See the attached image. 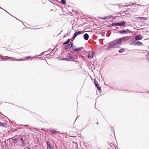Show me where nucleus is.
<instances>
[{"label": "nucleus", "mask_w": 149, "mask_h": 149, "mask_svg": "<svg viewBox=\"0 0 149 149\" xmlns=\"http://www.w3.org/2000/svg\"><path fill=\"white\" fill-rule=\"evenodd\" d=\"M74 56H75L74 55H68V57L70 59H72L73 58H74Z\"/></svg>", "instance_id": "nucleus-17"}, {"label": "nucleus", "mask_w": 149, "mask_h": 149, "mask_svg": "<svg viewBox=\"0 0 149 149\" xmlns=\"http://www.w3.org/2000/svg\"><path fill=\"white\" fill-rule=\"evenodd\" d=\"M19 138H14L13 140V142L15 143H16L18 142L19 141V140L18 139H19Z\"/></svg>", "instance_id": "nucleus-15"}, {"label": "nucleus", "mask_w": 149, "mask_h": 149, "mask_svg": "<svg viewBox=\"0 0 149 149\" xmlns=\"http://www.w3.org/2000/svg\"><path fill=\"white\" fill-rule=\"evenodd\" d=\"M26 60V59H22V61H23V60Z\"/></svg>", "instance_id": "nucleus-33"}, {"label": "nucleus", "mask_w": 149, "mask_h": 149, "mask_svg": "<svg viewBox=\"0 0 149 149\" xmlns=\"http://www.w3.org/2000/svg\"><path fill=\"white\" fill-rule=\"evenodd\" d=\"M124 38H125V41H126L127 40H129L130 38V36H127V37H124Z\"/></svg>", "instance_id": "nucleus-26"}, {"label": "nucleus", "mask_w": 149, "mask_h": 149, "mask_svg": "<svg viewBox=\"0 0 149 149\" xmlns=\"http://www.w3.org/2000/svg\"><path fill=\"white\" fill-rule=\"evenodd\" d=\"M117 26H123L125 24V22L123 21H122L120 22H117Z\"/></svg>", "instance_id": "nucleus-10"}, {"label": "nucleus", "mask_w": 149, "mask_h": 149, "mask_svg": "<svg viewBox=\"0 0 149 149\" xmlns=\"http://www.w3.org/2000/svg\"><path fill=\"white\" fill-rule=\"evenodd\" d=\"M132 4H131V9H132L134 10H136L138 6H140V5H138L136 3H131Z\"/></svg>", "instance_id": "nucleus-3"}, {"label": "nucleus", "mask_w": 149, "mask_h": 149, "mask_svg": "<svg viewBox=\"0 0 149 149\" xmlns=\"http://www.w3.org/2000/svg\"><path fill=\"white\" fill-rule=\"evenodd\" d=\"M138 18L142 22L146 21L147 19V18L145 17H138Z\"/></svg>", "instance_id": "nucleus-12"}, {"label": "nucleus", "mask_w": 149, "mask_h": 149, "mask_svg": "<svg viewBox=\"0 0 149 149\" xmlns=\"http://www.w3.org/2000/svg\"><path fill=\"white\" fill-rule=\"evenodd\" d=\"M94 84H95V86H96V85H97L98 84V83L97 82V81H96V80H95V79H94Z\"/></svg>", "instance_id": "nucleus-28"}, {"label": "nucleus", "mask_w": 149, "mask_h": 149, "mask_svg": "<svg viewBox=\"0 0 149 149\" xmlns=\"http://www.w3.org/2000/svg\"><path fill=\"white\" fill-rule=\"evenodd\" d=\"M20 139L21 140V141L22 142V144H23L24 143V140L23 139V138H20Z\"/></svg>", "instance_id": "nucleus-29"}, {"label": "nucleus", "mask_w": 149, "mask_h": 149, "mask_svg": "<svg viewBox=\"0 0 149 149\" xmlns=\"http://www.w3.org/2000/svg\"><path fill=\"white\" fill-rule=\"evenodd\" d=\"M6 57L8 59H11L12 60H16L15 59H14V58H11V57H8V56H6Z\"/></svg>", "instance_id": "nucleus-24"}, {"label": "nucleus", "mask_w": 149, "mask_h": 149, "mask_svg": "<svg viewBox=\"0 0 149 149\" xmlns=\"http://www.w3.org/2000/svg\"><path fill=\"white\" fill-rule=\"evenodd\" d=\"M97 124H98V123H97Z\"/></svg>", "instance_id": "nucleus-36"}, {"label": "nucleus", "mask_w": 149, "mask_h": 149, "mask_svg": "<svg viewBox=\"0 0 149 149\" xmlns=\"http://www.w3.org/2000/svg\"><path fill=\"white\" fill-rule=\"evenodd\" d=\"M17 61H19V60H17Z\"/></svg>", "instance_id": "nucleus-37"}, {"label": "nucleus", "mask_w": 149, "mask_h": 149, "mask_svg": "<svg viewBox=\"0 0 149 149\" xmlns=\"http://www.w3.org/2000/svg\"><path fill=\"white\" fill-rule=\"evenodd\" d=\"M72 47V50L75 51H79L83 48V47H81L78 48H76L74 46H73Z\"/></svg>", "instance_id": "nucleus-7"}, {"label": "nucleus", "mask_w": 149, "mask_h": 149, "mask_svg": "<svg viewBox=\"0 0 149 149\" xmlns=\"http://www.w3.org/2000/svg\"><path fill=\"white\" fill-rule=\"evenodd\" d=\"M73 44H70L68 45H66L65 47V49H70L71 47H72Z\"/></svg>", "instance_id": "nucleus-9"}, {"label": "nucleus", "mask_w": 149, "mask_h": 149, "mask_svg": "<svg viewBox=\"0 0 149 149\" xmlns=\"http://www.w3.org/2000/svg\"><path fill=\"white\" fill-rule=\"evenodd\" d=\"M146 56L147 59L149 61V52H148L146 55Z\"/></svg>", "instance_id": "nucleus-22"}, {"label": "nucleus", "mask_w": 149, "mask_h": 149, "mask_svg": "<svg viewBox=\"0 0 149 149\" xmlns=\"http://www.w3.org/2000/svg\"><path fill=\"white\" fill-rule=\"evenodd\" d=\"M89 38V35L87 33H85L84 34V39L86 40H88Z\"/></svg>", "instance_id": "nucleus-13"}, {"label": "nucleus", "mask_w": 149, "mask_h": 149, "mask_svg": "<svg viewBox=\"0 0 149 149\" xmlns=\"http://www.w3.org/2000/svg\"><path fill=\"white\" fill-rule=\"evenodd\" d=\"M2 56H1L0 55V58H2Z\"/></svg>", "instance_id": "nucleus-35"}, {"label": "nucleus", "mask_w": 149, "mask_h": 149, "mask_svg": "<svg viewBox=\"0 0 149 149\" xmlns=\"http://www.w3.org/2000/svg\"><path fill=\"white\" fill-rule=\"evenodd\" d=\"M5 11H6V13H8L10 15L12 16V17H13V16H12V15H10V14L6 10H3Z\"/></svg>", "instance_id": "nucleus-31"}, {"label": "nucleus", "mask_w": 149, "mask_h": 149, "mask_svg": "<svg viewBox=\"0 0 149 149\" xmlns=\"http://www.w3.org/2000/svg\"><path fill=\"white\" fill-rule=\"evenodd\" d=\"M120 45H121V42L119 41L118 39H116L111 42L110 45L106 48V50L110 51L112 48L117 47Z\"/></svg>", "instance_id": "nucleus-1"}, {"label": "nucleus", "mask_w": 149, "mask_h": 149, "mask_svg": "<svg viewBox=\"0 0 149 149\" xmlns=\"http://www.w3.org/2000/svg\"><path fill=\"white\" fill-rule=\"evenodd\" d=\"M129 30H120L118 31V33L120 34H125L127 32H129Z\"/></svg>", "instance_id": "nucleus-8"}, {"label": "nucleus", "mask_w": 149, "mask_h": 149, "mask_svg": "<svg viewBox=\"0 0 149 149\" xmlns=\"http://www.w3.org/2000/svg\"><path fill=\"white\" fill-rule=\"evenodd\" d=\"M111 25L112 26H117V23H112V24H111Z\"/></svg>", "instance_id": "nucleus-25"}, {"label": "nucleus", "mask_w": 149, "mask_h": 149, "mask_svg": "<svg viewBox=\"0 0 149 149\" xmlns=\"http://www.w3.org/2000/svg\"><path fill=\"white\" fill-rule=\"evenodd\" d=\"M96 87L97 88V89L100 91L101 89V88L99 86V84L96 85Z\"/></svg>", "instance_id": "nucleus-23"}, {"label": "nucleus", "mask_w": 149, "mask_h": 149, "mask_svg": "<svg viewBox=\"0 0 149 149\" xmlns=\"http://www.w3.org/2000/svg\"><path fill=\"white\" fill-rule=\"evenodd\" d=\"M70 39H68L66 42H64L63 44V45H65L66 44H68L69 43V42H70Z\"/></svg>", "instance_id": "nucleus-19"}, {"label": "nucleus", "mask_w": 149, "mask_h": 149, "mask_svg": "<svg viewBox=\"0 0 149 149\" xmlns=\"http://www.w3.org/2000/svg\"><path fill=\"white\" fill-rule=\"evenodd\" d=\"M0 9H3V10H4L2 8H1V7H0Z\"/></svg>", "instance_id": "nucleus-34"}, {"label": "nucleus", "mask_w": 149, "mask_h": 149, "mask_svg": "<svg viewBox=\"0 0 149 149\" xmlns=\"http://www.w3.org/2000/svg\"><path fill=\"white\" fill-rule=\"evenodd\" d=\"M95 54V52H91L89 53L88 56V58H89V59H91L92 58Z\"/></svg>", "instance_id": "nucleus-5"}, {"label": "nucleus", "mask_w": 149, "mask_h": 149, "mask_svg": "<svg viewBox=\"0 0 149 149\" xmlns=\"http://www.w3.org/2000/svg\"><path fill=\"white\" fill-rule=\"evenodd\" d=\"M135 39L136 40H140L142 39L141 38H140L139 36L138 35L136 36L135 38Z\"/></svg>", "instance_id": "nucleus-16"}, {"label": "nucleus", "mask_w": 149, "mask_h": 149, "mask_svg": "<svg viewBox=\"0 0 149 149\" xmlns=\"http://www.w3.org/2000/svg\"><path fill=\"white\" fill-rule=\"evenodd\" d=\"M131 44L135 46H140L142 45V43L139 41H132L131 42Z\"/></svg>", "instance_id": "nucleus-2"}, {"label": "nucleus", "mask_w": 149, "mask_h": 149, "mask_svg": "<svg viewBox=\"0 0 149 149\" xmlns=\"http://www.w3.org/2000/svg\"><path fill=\"white\" fill-rule=\"evenodd\" d=\"M6 124V123H3L0 122V126L2 127H5Z\"/></svg>", "instance_id": "nucleus-20"}, {"label": "nucleus", "mask_w": 149, "mask_h": 149, "mask_svg": "<svg viewBox=\"0 0 149 149\" xmlns=\"http://www.w3.org/2000/svg\"><path fill=\"white\" fill-rule=\"evenodd\" d=\"M30 56H28V57H25L26 58H29Z\"/></svg>", "instance_id": "nucleus-32"}, {"label": "nucleus", "mask_w": 149, "mask_h": 149, "mask_svg": "<svg viewBox=\"0 0 149 149\" xmlns=\"http://www.w3.org/2000/svg\"><path fill=\"white\" fill-rule=\"evenodd\" d=\"M82 33V32L81 31H79L75 33L72 37V39H74L78 35L81 34Z\"/></svg>", "instance_id": "nucleus-6"}, {"label": "nucleus", "mask_w": 149, "mask_h": 149, "mask_svg": "<svg viewBox=\"0 0 149 149\" xmlns=\"http://www.w3.org/2000/svg\"><path fill=\"white\" fill-rule=\"evenodd\" d=\"M125 38H124V37H123L122 38L118 39L119 41L121 42V44H122V42H124L126 41Z\"/></svg>", "instance_id": "nucleus-14"}, {"label": "nucleus", "mask_w": 149, "mask_h": 149, "mask_svg": "<svg viewBox=\"0 0 149 149\" xmlns=\"http://www.w3.org/2000/svg\"><path fill=\"white\" fill-rule=\"evenodd\" d=\"M99 18L105 20L109 19L111 18L114 19L115 18V17L112 15H110L109 16H106L105 17H100Z\"/></svg>", "instance_id": "nucleus-4"}, {"label": "nucleus", "mask_w": 149, "mask_h": 149, "mask_svg": "<svg viewBox=\"0 0 149 149\" xmlns=\"http://www.w3.org/2000/svg\"><path fill=\"white\" fill-rule=\"evenodd\" d=\"M47 149H52V146L50 142H47Z\"/></svg>", "instance_id": "nucleus-11"}, {"label": "nucleus", "mask_w": 149, "mask_h": 149, "mask_svg": "<svg viewBox=\"0 0 149 149\" xmlns=\"http://www.w3.org/2000/svg\"><path fill=\"white\" fill-rule=\"evenodd\" d=\"M63 59L67 61H68L69 60V59L68 58H63Z\"/></svg>", "instance_id": "nucleus-30"}, {"label": "nucleus", "mask_w": 149, "mask_h": 149, "mask_svg": "<svg viewBox=\"0 0 149 149\" xmlns=\"http://www.w3.org/2000/svg\"><path fill=\"white\" fill-rule=\"evenodd\" d=\"M50 132L52 133V134H55L56 133H59V132L58 131H54V130H50Z\"/></svg>", "instance_id": "nucleus-18"}, {"label": "nucleus", "mask_w": 149, "mask_h": 149, "mask_svg": "<svg viewBox=\"0 0 149 149\" xmlns=\"http://www.w3.org/2000/svg\"><path fill=\"white\" fill-rule=\"evenodd\" d=\"M61 2L63 4H65L66 3V1H65V0H61Z\"/></svg>", "instance_id": "nucleus-27"}, {"label": "nucleus", "mask_w": 149, "mask_h": 149, "mask_svg": "<svg viewBox=\"0 0 149 149\" xmlns=\"http://www.w3.org/2000/svg\"><path fill=\"white\" fill-rule=\"evenodd\" d=\"M125 50L124 49L122 48V49H120L119 50L118 52L120 53H122L123 52H124L125 51Z\"/></svg>", "instance_id": "nucleus-21"}]
</instances>
